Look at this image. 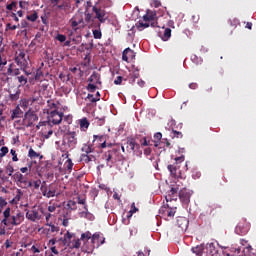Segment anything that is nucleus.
<instances>
[{"label":"nucleus","mask_w":256,"mask_h":256,"mask_svg":"<svg viewBox=\"0 0 256 256\" xmlns=\"http://www.w3.org/2000/svg\"><path fill=\"white\" fill-rule=\"evenodd\" d=\"M113 3L111 0H98L92 7L94 13V19H97L99 23H105L109 19V13H107V7H111Z\"/></svg>","instance_id":"1"},{"label":"nucleus","mask_w":256,"mask_h":256,"mask_svg":"<svg viewBox=\"0 0 256 256\" xmlns=\"http://www.w3.org/2000/svg\"><path fill=\"white\" fill-rule=\"evenodd\" d=\"M63 112H59L57 110L50 111L48 114V122H39L36 126L37 129H41V127H51L52 125H60L61 121H63Z\"/></svg>","instance_id":"2"},{"label":"nucleus","mask_w":256,"mask_h":256,"mask_svg":"<svg viewBox=\"0 0 256 256\" xmlns=\"http://www.w3.org/2000/svg\"><path fill=\"white\" fill-rule=\"evenodd\" d=\"M54 11L58 17H65L71 11V3L69 1H63L54 8Z\"/></svg>","instance_id":"3"},{"label":"nucleus","mask_w":256,"mask_h":256,"mask_svg":"<svg viewBox=\"0 0 256 256\" xmlns=\"http://www.w3.org/2000/svg\"><path fill=\"white\" fill-rule=\"evenodd\" d=\"M15 63L18 65V67L25 71L29 66V56H27L25 52L20 51V53L15 57Z\"/></svg>","instance_id":"4"},{"label":"nucleus","mask_w":256,"mask_h":256,"mask_svg":"<svg viewBox=\"0 0 256 256\" xmlns=\"http://www.w3.org/2000/svg\"><path fill=\"white\" fill-rule=\"evenodd\" d=\"M13 179L16 181L17 185H19V187H22L25 189V187H31L33 185V182H29L27 181V176L23 175L20 172H16L13 175Z\"/></svg>","instance_id":"5"},{"label":"nucleus","mask_w":256,"mask_h":256,"mask_svg":"<svg viewBox=\"0 0 256 256\" xmlns=\"http://www.w3.org/2000/svg\"><path fill=\"white\" fill-rule=\"evenodd\" d=\"M181 187V182H176V187H172L170 191H168V195H166V203H171V201H177V197H179V191Z\"/></svg>","instance_id":"6"},{"label":"nucleus","mask_w":256,"mask_h":256,"mask_svg":"<svg viewBox=\"0 0 256 256\" xmlns=\"http://www.w3.org/2000/svg\"><path fill=\"white\" fill-rule=\"evenodd\" d=\"M191 195H193V191L187 188L180 189L178 193V197L184 205H189V203H191Z\"/></svg>","instance_id":"7"},{"label":"nucleus","mask_w":256,"mask_h":256,"mask_svg":"<svg viewBox=\"0 0 256 256\" xmlns=\"http://www.w3.org/2000/svg\"><path fill=\"white\" fill-rule=\"evenodd\" d=\"M26 212V219L29 221H32L35 223V221H40L41 219V214L39 213V210L37 208H32L31 210L25 209Z\"/></svg>","instance_id":"8"},{"label":"nucleus","mask_w":256,"mask_h":256,"mask_svg":"<svg viewBox=\"0 0 256 256\" xmlns=\"http://www.w3.org/2000/svg\"><path fill=\"white\" fill-rule=\"evenodd\" d=\"M25 221V215L23 212H18L16 215H12L10 220H8V225H12L13 227H17V225H21Z\"/></svg>","instance_id":"9"},{"label":"nucleus","mask_w":256,"mask_h":256,"mask_svg":"<svg viewBox=\"0 0 256 256\" xmlns=\"http://www.w3.org/2000/svg\"><path fill=\"white\" fill-rule=\"evenodd\" d=\"M100 238H101V235L99 233L91 234L89 231H86L81 234L80 240L89 241V239H91L92 245H95V242L97 241V239H100Z\"/></svg>","instance_id":"10"},{"label":"nucleus","mask_w":256,"mask_h":256,"mask_svg":"<svg viewBox=\"0 0 256 256\" xmlns=\"http://www.w3.org/2000/svg\"><path fill=\"white\" fill-rule=\"evenodd\" d=\"M66 141L70 149H75V147L77 146V132L75 131L68 132L66 134Z\"/></svg>","instance_id":"11"},{"label":"nucleus","mask_w":256,"mask_h":256,"mask_svg":"<svg viewBox=\"0 0 256 256\" xmlns=\"http://www.w3.org/2000/svg\"><path fill=\"white\" fill-rule=\"evenodd\" d=\"M42 193L44 197H47L48 199H50V197H55V195H57V184H50L48 188L42 190Z\"/></svg>","instance_id":"12"},{"label":"nucleus","mask_w":256,"mask_h":256,"mask_svg":"<svg viewBox=\"0 0 256 256\" xmlns=\"http://www.w3.org/2000/svg\"><path fill=\"white\" fill-rule=\"evenodd\" d=\"M114 159V162L123 161V155H121V147L119 145H114L112 149L108 150Z\"/></svg>","instance_id":"13"},{"label":"nucleus","mask_w":256,"mask_h":256,"mask_svg":"<svg viewBox=\"0 0 256 256\" xmlns=\"http://www.w3.org/2000/svg\"><path fill=\"white\" fill-rule=\"evenodd\" d=\"M75 234L71 233L69 231H67L64 234L63 238H60V241H62L63 245H67V247H69L71 245V243H73V240L75 239Z\"/></svg>","instance_id":"14"},{"label":"nucleus","mask_w":256,"mask_h":256,"mask_svg":"<svg viewBox=\"0 0 256 256\" xmlns=\"http://www.w3.org/2000/svg\"><path fill=\"white\" fill-rule=\"evenodd\" d=\"M135 57V52L131 48H126L122 53V60L129 63V59H133Z\"/></svg>","instance_id":"15"},{"label":"nucleus","mask_w":256,"mask_h":256,"mask_svg":"<svg viewBox=\"0 0 256 256\" xmlns=\"http://www.w3.org/2000/svg\"><path fill=\"white\" fill-rule=\"evenodd\" d=\"M88 81L94 85H101V74L98 72H93L92 75L88 78Z\"/></svg>","instance_id":"16"},{"label":"nucleus","mask_w":256,"mask_h":256,"mask_svg":"<svg viewBox=\"0 0 256 256\" xmlns=\"http://www.w3.org/2000/svg\"><path fill=\"white\" fill-rule=\"evenodd\" d=\"M4 218L1 220L2 225L9 226V221L11 219V208H6L3 212Z\"/></svg>","instance_id":"17"},{"label":"nucleus","mask_w":256,"mask_h":256,"mask_svg":"<svg viewBox=\"0 0 256 256\" xmlns=\"http://www.w3.org/2000/svg\"><path fill=\"white\" fill-rule=\"evenodd\" d=\"M102 159H105L107 167H113L115 160L113 159V154H110L109 150L103 154Z\"/></svg>","instance_id":"18"},{"label":"nucleus","mask_w":256,"mask_h":256,"mask_svg":"<svg viewBox=\"0 0 256 256\" xmlns=\"http://www.w3.org/2000/svg\"><path fill=\"white\" fill-rule=\"evenodd\" d=\"M125 146L128 153H131V151H135V147H137V142L135 141V139L129 138L125 143Z\"/></svg>","instance_id":"19"},{"label":"nucleus","mask_w":256,"mask_h":256,"mask_svg":"<svg viewBox=\"0 0 256 256\" xmlns=\"http://www.w3.org/2000/svg\"><path fill=\"white\" fill-rule=\"evenodd\" d=\"M84 210L85 211L80 213V217H85V219H88V221H94L95 216L89 212V208L87 207V205L84 206Z\"/></svg>","instance_id":"20"},{"label":"nucleus","mask_w":256,"mask_h":256,"mask_svg":"<svg viewBox=\"0 0 256 256\" xmlns=\"http://www.w3.org/2000/svg\"><path fill=\"white\" fill-rule=\"evenodd\" d=\"M19 97H21V89L16 88L13 92H9L10 101H19Z\"/></svg>","instance_id":"21"},{"label":"nucleus","mask_w":256,"mask_h":256,"mask_svg":"<svg viewBox=\"0 0 256 256\" xmlns=\"http://www.w3.org/2000/svg\"><path fill=\"white\" fill-rule=\"evenodd\" d=\"M21 117H23V110H21V108L19 106H17L11 114V119L12 121L15 119H21Z\"/></svg>","instance_id":"22"},{"label":"nucleus","mask_w":256,"mask_h":256,"mask_svg":"<svg viewBox=\"0 0 256 256\" xmlns=\"http://www.w3.org/2000/svg\"><path fill=\"white\" fill-rule=\"evenodd\" d=\"M156 15L157 14L155 12L147 10L146 14L143 16V21H155Z\"/></svg>","instance_id":"23"},{"label":"nucleus","mask_w":256,"mask_h":256,"mask_svg":"<svg viewBox=\"0 0 256 256\" xmlns=\"http://www.w3.org/2000/svg\"><path fill=\"white\" fill-rule=\"evenodd\" d=\"M177 225L178 227H180V229H187V225H189V220H187V218L185 217H180L177 220Z\"/></svg>","instance_id":"24"},{"label":"nucleus","mask_w":256,"mask_h":256,"mask_svg":"<svg viewBox=\"0 0 256 256\" xmlns=\"http://www.w3.org/2000/svg\"><path fill=\"white\" fill-rule=\"evenodd\" d=\"M235 231L237 233V235H247V227L243 226V224L239 223L236 228Z\"/></svg>","instance_id":"25"},{"label":"nucleus","mask_w":256,"mask_h":256,"mask_svg":"<svg viewBox=\"0 0 256 256\" xmlns=\"http://www.w3.org/2000/svg\"><path fill=\"white\" fill-rule=\"evenodd\" d=\"M79 125L82 131H87L89 129V125L91 124L89 123V120H87V118H82L79 120Z\"/></svg>","instance_id":"26"},{"label":"nucleus","mask_w":256,"mask_h":256,"mask_svg":"<svg viewBox=\"0 0 256 256\" xmlns=\"http://www.w3.org/2000/svg\"><path fill=\"white\" fill-rule=\"evenodd\" d=\"M21 197H23V191H21V189H17L16 190V195L15 197L12 199L11 203L13 205H17V203H19L21 201Z\"/></svg>","instance_id":"27"},{"label":"nucleus","mask_w":256,"mask_h":256,"mask_svg":"<svg viewBox=\"0 0 256 256\" xmlns=\"http://www.w3.org/2000/svg\"><path fill=\"white\" fill-rule=\"evenodd\" d=\"M27 21H31V23H35L37 19H39V14L37 11H33L30 15L26 16Z\"/></svg>","instance_id":"28"},{"label":"nucleus","mask_w":256,"mask_h":256,"mask_svg":"<svg viewBox=\"0 0 256 256\" xmlns=\"http://www.w3.org/2000/svg\"><path fill=\"white\" fill-rule=\"evenodd\" d=\"M69 247H71V249H79V247H81V238H77L75 236L74 240H72V243L69 245Z\"/></svg>","instance_id":"29"},{"label":"nucleus","mask_w":256,"mask_h":256,"mask_svg":"<svg viewBox=\"0 0 256 256\" xmlns=\"http://www.w3.org/2000/svg\"><path fill=\"white\" fill-rule=\"evenodd\" d=\"M95 159V156L89 155V154H82L81 160L84 161V163H91Z\"/></svg>","instance_id":"30"},{"label":"nucleus","mask_w":256,"mask_h":256,"mask_svg":"<svg viewBox=\"0 0 256 256\" xmlns=\"http://www.w3.org/2000/svg\"><path fill=\"white\" fill-rule=\"evenodd\" d=\"M39 121V117L36 114H30L29 115V122L26 125V127H31L33 125V122Z\"/></svg>","instance_id":"31"},{"label":"nucleus","mask_w":256,"mask_h":256,"mask_svg":"<svg viewBox=\"0 0 256 256\" xmlns=\"http://www.w3.org/2000/svg\"><path fill=\"white\" fill-rule=\"evenodd\" d=\"M93 143H95V141H98L99 143H103L105 141H107V136L106 135H94L93 136Z\"/></svg>","instance_id":"32"},{"label":"nucleus","mask_w":256,"mask_h":256,"mask_svg":"<svg viewBox=\"0 0 256 256\" xmlns=\"http://www.w3.org/2000/svg\"><path fill=\"white\" fill-rule=\"evenodd\" d=\"M166 207L169 209V211L167 212V217H175V209H177V207H171L169 203L166 204Z\"/></svg>","instance_id":"33"},{"label":"nucleus","mask_w":256,"mask_h":256,"mask_svg":"<svg viewBox=\"0 0 256 256\" xmlns=\"http://www.w3.org/2000/svg\"><path fill=\"white\" fill-rule=\"evenodd\" d=\"M5 171L8 174V177H13V173H15V168H13V165H11V163H9L5 167Z\"/></svg>","instance_id":"34"},{"label":"nucleus","mask_w":256,"mask_h":256,"mask_svg":"<svg viewBox=\"0 0 256 256\" xmlns=\"http://www.w3.org/2000/svg\"><path fill=\"white\" fill-rule=\"evenodd\" d=\"M203 251H204L203 246H196V247L192 248V252L195 253V255H197V256L203 255Z\"/></svg>","instance_id":"35"},{"label":"nucleus","mask_w":256,"mask_h":256,"mask_svg":"<svg viewBox=\"0 0 256 256\" xmlns=\"http://www.w3.org/2000/svg\"><path fill=\"white\" fill-rule=\"evenodd\" d=\"M163 41H169L171 39V28H166L162 36Z\"/></svg>","instance_id":"36"},{"label":"nucleus","mask_w":256,"mask_h":256,"mask_svg":"<svg viewBox=\"0 0 256 256\" xmlns=\"http://www.w3.org/2000/svg\"><path fill=\"white\" fill-rule=\"evenodd\" d=\"M82 151L85 153V155H89V153H93V147L91 145L84 144Z\"/></svg>","instance_id":"37"},{"label":"nucleus","mask_w":256,"mask_h":256,"mask_svg":"<svg viewBox=\"0 0 256 256\" xmlns=\"http://www.w3.org/2000/svg\"><path fill=\"white\" fill-rule=\"evenodd\" d=\"M46 225H47L48 227H50V229H48V231H50V233H59V227L56 226L55 224L46 223Z\"/></svg>","instance_id":"38"},{"label":"nucleus","mask_w":256,"mask_h":256,"mask_svg":"<svg viewBox=\"0 0 256 256\" xmlns=\"http://www.w3.org/2000/svg\"><path fill=\"white\" fill-rule=\"evenodd\" d=\"M7 65V57L0 51V67H5Z\"/></svg>","instance_id":"39"},{"label":"nucleus","mask_w":256,"mask_h":256,"mask_svg":"<svg viewBox=\"0 0 256 256\" xmlns=\"http://www.w3.org/2000/svg\"><path fill=\"white\" fill-rule=\"evenodd\" d=\"M172 139H183V133L179 132L177 130H172V134H171Z\"/></svg>","instance_id":"40"},{"label":"nucleus","mask_w":256,"mask_h":256,"mask_svg":"<svg viewBox=\"0 0 256 256\" xmlns=\"http://www.w3.org/2000/svg\"><path fill=\"white\" fill-rule=\"evenodd\" d=\"M31 167H33V164L30 162L28 166L20 168L21 173H26V175H29L31 173Z\"/></svg>","instance_id":"41"},{"label":"nucleus","mask_w":256,"mask_h":256,"mask_svg":"<svg viewBox=\"0 0 256 256\" xmlns=\"http://www.w3.org/2000/svg\"><path fill=\"white\" fill-rule=\"evenodd\" d=\"M67 207H68V209H71V211H75L77 209V202H75L73 200H69L67 202Z\"/></svg>","instance_id":"42"},{"label":"nucleus","mask_w":256,"mask_h":256,"mask_svg":"<svg viewBox=\"0 0 256 256\" xmlns=\"http://www.w3.org/2000/svg\"><path fill=\"white\" fill-rule=\"evenodd\" d=\"M7 153H9V148L7 146H3L0 149V161H2L3 157H5V155H7Z\"/></svg>","instance_id":"43"},{"label":"nucleus","mask_w":256,"mask_h":256,"mask_svg":"<svg viewBox=\"0 0 256 256\" xmlns=\"http://www.w3.org/2000/svg\"><path fill=\"white\" fill-rule=\"evenodd\" d=\"M28 157H30V159H37V157H39V153L33 150V148H30L28 151Z\"/></svg>","instance_id":"44"},{"label":"nucleus","mask_w":256,"mask_h":256,"mask_svg":"<svg viewBox=\"0 0 256 256\" xmlns=\"http://www.w3.org/2000/svg\"><path fill=\"white\" fill-rule=\"evenodd\" d=\"M149 27V23L145 22H138L137 29L138 31H143L144 29H147Z\"/></svg>","instance_id":"45"},{"label":"nucleus","mask_w":256,"mask_h":256,"mask_svg":"<svg viewBox=\"0 0 256 256\" xmlns=\"http://www.w3.org/2000/svg\"><path fill=\"white\" fill-rule=\"evenodd\" d=\"M17 79H18V82L20 83L19 87H21V86L23 87V86L27 85V77L18 76Z\"/></svg>","instance_id":"46"},{"label":"nucleus","mask_w":256,"mask_h":256,"mask_svg":"<svg viewBox=\"0 0 256 256\" xmlns=\"http://www.w3.org/2000/svg\"><path fill=\"white\" fill-rule=\"evenodd\" d=\"M70 25L71 28L74 29L75 31H77L79 28V24L77 23V20L75 19V17H73L72 19H70Z\"/></svg>","instance_id":"47"},{"label":"nucleus","mask_w":256,"mask_h":256,"mask_svg":"<svg viewBox=\"0 0 256 256\" xmlns=\"http://www.w3.org/2000/svg\"><path fill=\"white\" fill-rule=\"evenodd\" d=\"M168 171H170L173 177H177V167H175L174 165H168Z\"/></svg>","instance_id":"48"},{"label":"nucleus","mask_w":256,"mask_h":256,"mask_svg":"<svg viewBox=\"0 0 256 256\" xmlns=\"http://www.w3.org/2000/svg\"><path fill=\"white\" fill-rule=\"evenodd\" d=\"M79 27H85V22L83 21V16L74 17Z\"/></svg>","instance_id":"49"},{"label":"nucleus","mask_w":256,"mask_h":256,"mask_svg":"<svg viewBox=\"0 0 256 256\" xmlns=\"http://www.w3.org/2000/svg\"><path fill=\"white\" fill-rule=\"evenodd\" d=\"M137 211H139V209L135 206V203L131 204V210L129 211L130 215H128V219H130V217H133V213H137Z\"/></svg>","instance_id":"50"},{"label":"nucleus","mask_w":256,"mask_h":256,"mask_svg":"<svg viewBox=\"0 0 256 256\" xmlns=\"http://www.w3.org/2000/svg\"><path fill=\"white\" fill-rule=\"evenodd\" d=\"M129 77H134V79H139L140 77L139 68H134L132 73L129 74Z\"/></svg>","instance_id":"51"},{"label":"nucleus","mask_w":256,"mask_h":256,"mask_svg":"<svg viewBox=\"0 0 256 256\" xmlns=\"http://www.w3.org/2000/svg\"><path fill=\"white\" fill-rule=\"evenodd\" d=\"M97 89V84H93V83H89L87 86V91H89L90 93H95Z\"/></svg>","instance_id":"52"},{"label":"nucleus","mask_w":256,"mask_h":256,"mask_svg":"<svg viewBox=\"0 0 256 256\" xmlns=\"http://www.w3.org/2000/svg\"><path fill=\"white\" fill-rule=\"evenodd\" d=\"M20 25H12L11 23L6 24V31H15Z\"/></svg>","instance_id":"53"},{"label":"nucleus","mask_w":256,"mask_h":256,"mask_svg":"<svg viewBox=\"0 0 256 256\" xmlns=\"http://www.w3.org/2000/svg\"><path fill=\"white\" fill-rule=\"evenodd\" d=\"M73 160H71V158H68L66 161V168L68 169V171H73Z\"/></svg>","instance_id":"54"},{"label":"nucleus","mask_w":256,"mask_h":256,"mask_svg":"<svg viewBox=\"0 0 256 256\" xmlns=\"http://www.w3.org/2000/svg\"><path fill=\"white\" fill-rule=\"evenodd\" d=\"M10 155H12V161H14V163H17V161H19V158L17 157V151H15L14 149H11Z\"/></svg>","instance_id":"55"},{"label":"nucleus","mask_w":256,"mask_h":256,"mask_svg":"<svg viewBox=\"0 0 256 256\" xmlns=\"http://www.w3.org/2000/svg\"><path fill=\"white\" fill-rule=\"evenodd\" d=\"M6 9L8 11H13V9H17V2L12 1L10 4L6 6Z\"/></svg>","instance_id":"56"},{"label":"nucleus","mask_w":256,"mask_h":256,"mask_svg":"<svg viewBox=\"0 0 256 256\" xmlns=\"http://www.w3.org/2000/svg\"><path fill=\"white\" fill-rule=\"evenodd\" d=\"M5 110V106L3 104H0V127H1V121H5L6 117L3 116V111Z\"/></svg>","instance_id":"57"},{"label":"nucleus","mask_w":256,"mask_h":256,"mask_svg":"<svg viewBox=\"0 0 256 256\" xmlns=\"http://www.w3.org/2000/svg\"><path fill=\"white\" fill-rule=\"evenodd\" d=\"M93 37L94 39H101L103 37L101 30H93Z\"/></svg>","instance_id":"58"},{"label":"nucleus","mask_w":256,"mask_h":256,"mask_svg":"<svg viewBox=\"0 0 256 256\" xmlns=\"http://www.w3.org/2000/svg\"><path fill=\"white\" fill-rule=\"evenodd\" d=\"M56 39L57 41H60V43H65V41H67V36L63 34H57Z\"/></svg>","instance_id":"59"},{"label":"nucleus","mask_w":256,"mask_h":256,"mask_svg":"<svg viewBox=\"0 0 256 256\" xmlns=\"http://www.w3.org/2000/svg\"><path fill=\"white\" fill-rule=\"evenodd\" d=\"M20 9H28L29 8V2L21 0L19 2Z\"/></svg>","instance_id":"60"},{"label":"nucleus","mask_w":256,"mask_h":256,"mask_svg":"<svg viewBox=\"0 0 256 256\" xmlns=\"http://www.w3.org/2000/svg\"><path fill=\"white\" fill-rule=\"evenodd\" d=\"M5 227H7V226H5V224H2L0 222V237H3V235H6L7 230L5 229Z\"/></svg>","instance_id":"61"},{"label":"nucleus","mask_w":256,"mask_h":256,"mask_svg":"<svg viewBox=\"0 0 256 256\" xmlns=\"http://www.w3.org/2000/svg\"><path fill=\"white\" fill-rule=\"evenodd\" d=\"M87 99H89L90 103H97V101H99V98H95L93 94H88Z\"/></svg>","instance_id":"62"},{"label":"nucleus","mask_w":256,"mask_h":256,"mask_svg":"<svg viewBox=\"0 0 256 256\" xmlns=\"http://www.w3.org/2000/svg\"><path fill=\"white\" fill-rule=\"evenodd\" d=\"M64 121H66L68 125H71V123H73V116L72 115L65 116Z\"/></svg>","instance_id":"63"},{"label":"nucleus","mask_w":256,"mask_h":256,"mask_svg":"<svg viewBox=\"0 0 256 256\" xmlns=\"http://www.w3.org/2000/svg\"><path fill=\"white\" fill-rule=\"evenodd\" d=\"M123 83V77L117 76V78L114 80V85H121Z\"/></svg>","instance_id":"64"}]
</instances>
